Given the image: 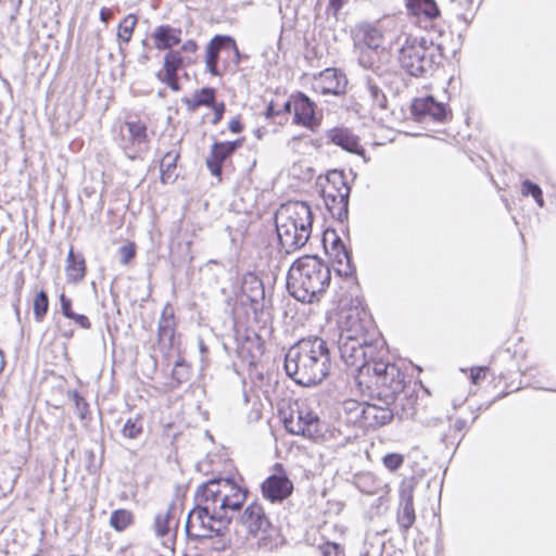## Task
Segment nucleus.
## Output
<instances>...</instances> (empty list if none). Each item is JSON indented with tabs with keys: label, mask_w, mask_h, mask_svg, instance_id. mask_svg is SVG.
I'll return each instance as SVG.
<instances>
[{
	"label": "nucleus",
	"mask_w": 556,
	"mask_h": 556,
	"mask_svg": "<svg viewBox=\"0 0 556 556\" xmlns=\"http://www.w3.org/2000/svg\"><path fill=\"white\" fill-rule=\"evenodd\" d=\"M249 490L242 480L235 478L212 479L199 485L195 506L186 520V533L190 539L202 540L217 536L215 549L227 546L225 532L233 517L248 498Z\"/></svg>",
	"instance_id": "1"
},
{
	"label": "nucleus",
	"mask_w": 556,
	"mask_h": 556,
	"mask_svg": "<svg viewBox=\"0 0 556 556\" xmlns=\"http://www.w3.org/2000/svg\"><path fill=\"white\" fill-rule=\"evenodd\" d=\"M338 350L348 367L355 370L354 381L359 392H364L363 379L369 376L375 358L386 355V342L366 312L357 307L350 309L339 325Z\"/></svg>",
	"instance_id": "2"
},
{
	"label": "nucleus",
	"mask_w": 556,
	"mask_h": 556,
	"mask_svg": "<svg viewBox=\"0 0 556 556\" xmlns=\"http://www.w3.org/2000/svg\"><path fill=\"white\" fill-rule=\"evenodd\" d=\"M331 367L327 342L319 337L301 339L285 355V369L298 384L321 382Z\"/></svg>",
	"instance_id": "3"
},
{
	"label": "nucleus",
	"mask_w": 556,
	"mask_h": 556,
	"mask_svg": "<svg viewBox=\"0 0 556 556\" xmlns=\"http://www.w3.org/2000/svg\"><path fill=\"white\" fill-rule=\"evenodd\" d=\"M331 271L317 256L304 255L293 262L287 276L289 293L300 302L319 301L330 285Z\"/></svg>",
	"instance_id": "4"
},
{
	"label": "nucleus",
	"mask_w": 556,
	"mask_h": 556,
	"mask_svg": "<svg viewBox=\"0 0 556 556\" xmlns=\"http://www.w3.org/2000/svg\"><path fill=\"white\" fill-rule=\"evenodd\" d=\"M313 214L305 202H288L275 214L279 243L286 253L294 252L308 241L312 233Z\"/></svg>",
	"instance_id": "5"
},
{
	"label": "nucleus",
	"mask_w": 556,
	"mask_h": 556,
	"mask_svg": "<svg viewBox=\"0 0 556 556\" xmlns=\"http://www.w3.org/2000/svg\"><path fill=\"white\" fill-rule=\"evenodd\" d=\"M396 61L413 77H424L440 62L439 47L426 36L403 33L397 37Z\"/></svg>",
	"instance_id": "6"
},
{
	"label": "nucleus",
	"mask_w": 556,
	"mask_h": 556,
	"mask_svg": "<svg viewBox=\"0 0 556 556\" xmlns=\"http://www.w3.org/2000/svg\"><path fill=\"white\" fill-rule=\"evenodd\" d=\"M383 356L375 358L370 365L369 376L363 377L369 381L364 384V391L375 387L386 405L396 404L402 400L400 395L405 388V376L394 363L384 361Z\"/></svg>",
	"instance_id": "7"
},
{
	"label": "nucleus",
	"mask_w": 556,
	"mask_h": 556,
	"mask_svg": "<svg viewBox=\"0 0 556 556\" xmlns=\"http://www.w3.org/2000/svg\"><path fill=\"white\" fill-rule=\"evenodd\" d=\"M119 148L130 160H136L149 149V135L147 124L140 119H127L119 128L116 139Z\"/></svg>",
	"instance_id": "8"
},
{
	"label": "nucleus",
	"mask_w": 556,
	"mask_h": 556,
	"mask_svg": "<svg viewBox=\"0 0 556 556\" xmlns=\"http://www.w3.org/2000/svg\"><path fill=\"white\" fill-rule=\"evenodd\" d=\"M286 430L295 435L317 441L321 420L305 403H295L283 420Z\"/></svg>",
	"instance_id": "9"
},
{
	"label": "nucleus",
	"mask_w": 556,
	"mask_h": 556,
	"mask_svg": "<svg viewBox=\"0 0 556 556\" xmlns=\"http://www.w3.org/2000/svg\"><path fill=\"white\" fill-rule=\"evenodd\" d=\"M410 113L416 122H445L450 111L442 102H438L432 96L416 98L410 104Z\"/></svg>",
	"instance_id": "10"
},
{
	"label": "nucleus",
	"mask_w": 556,
	"mask_h": 556,
	"mask_svg": "<svg viewBox=\"0 0 556 556\" xmlns=\"http://www.w3.org/2000/svg\"><path fill=\"white\" fill-rule=\"evenodd\" d=\"M239 522L254 538L264 539L271 530V523L263 506L257 502L249 504L239 517Z\"/></svg>",
	"instance_id": "11"
},
{
	"label": "nucleus",
	"mask_w": 556,
	"mask_h": 556,
	"mask_svg": "<svg viewBox=\"0 0 556 556\" xmlns=\"http://www.w3.org/2000/svg\"><path fill=\"white\" fill-rule=\"evenodd\" d=\"M351 38L354 49H380L384 41L381 28L377 24L369 22L356 24L351 29Z\"/></svg>",
	"instance_id": "12"
},
{
	"label": "nucleus",
	"mask_w": 556,
	"mask_h": 556,
	"mask_svg": "<svg viewBox=\"0 0 556 556\" xmlns=\"http://www.w3.org/2000/svg\"><path fill=\"white\" fill-rule=\"evenodd\" d=\"M194 62L195 59L190 55H182L181 51L169 50L164 56V73L160 72L157 76L172 90L178 91L180 89L177 75L178 71Z\"/></svg>",
	"instance_id": "13"
},
{
	"label": "nucleus",
	"mask_w": 556,
	"mask_h": 556,
	"mask_svg": "<svg viewBox=\"0 0 556 556\" xmlns=\"http://www.w3.org/2000/svg\"><path fill=\"white\" fill-rule=\"evenodd\" d=\"M346 83L348 80L343 73L336 68H326L314 76L312 88L320 94L338 96L344 92Z\"/></svg>",
	"instance_id": "14"
},
{
	"label": "nucleus",
	"mask_w": 556,
	"mask_h": 556,
	"mask_svg": "<svg viewBox=\"0 0 556 556\" xmlns=\"http://www.w3.org/2000/svg\"><path fill=\"white\" fill-rule=\"evenodd\" d=\"M414 485L410 482H402L400 486V506L397 509V523L403 532H406L415 522Z\"/></svg>",
	"instance_id": "15"
},
{
	"label": "nucleus",
	"mask_w": 556,
	"mask_h": 556,
	"mask_svg": "<svg viewBox=\"0 0 556 556\" xmlns=\"http://www.w3.org/2000/svg\"><path fill=\"white\" fill-rule=\"evenodd\" d=\"M242 146V139L235 141H222L214 142L211 148L210 156L206 160V166L213 176L219 177L223 170V163L231 154L236 152L238 148Z\"/></svg>",
	"instance_id": "16"
},
{
	"label": "nucleus",
	"mask_w": 556,
	"mask_h": 556,
	"mask_svg": "<svg viewBox=\"0 0 556 556\" xmlns=\"http://www.w3.org/2000/svg\"><path fill=\"white\" fill-rule=\"evenodd\" d=\"M263 496L271 503H280L291 495L292 481L285 475H271L262 483Z\"/></svg>",
	"instance_id": "17"
},
{
	"label": "nucleus",
	"mask_w": 556,
	"mask_h": 556,
	"mask_svg": "<svg viewBox=\"0 0 556 556\" xmlns=\"http://www.w3.org/2000/svg\"><path fill=\"white\" fill-rule=\"evenodd\" d=\"M387 406L366 403L362 408L361 420L367 427H381L389 424L393 418V409Z\"/></svg>",
	"instance_id": "18"
},
{
	"label": "nucleus",
	"mask_w": 556,
	"mask_h": 556,
	"mask_svg": "<svg viewBox=\"0 0 556 556\" xmlns=\"http://www.w3.org/2000/svg\"><path fill=\"white\" fill-rule=\"evenodd\" d=\"M152 39L155 49L169 51L181 41V29L162 24L154 28Z\"/></svg>",
	"instance_id": "19"
},
{
	"label": "nucleus",
	"mask_w": 556,
	"mask_h": 556,
	"mask_svg": "<svg viewBox=\"0 0 556 556\" xmlns=\"http://www.w3.org/2000/svg\"><path fill=\"white\" fill-rule=\"evenodd\" d=\"M293 123L313 129L315 124L314 103L304 93H299L293 98Z\"/></svg>",
	"instance_id": "20"
},
{
	"label": "nucleus",
	"mask_w": 556,
	"mask_h": 556,
	"mask_svg": "<svg viewBox=\"0 0 556 556\" xmlns=\"http://www.w3.org/2000/svg\"><path fill=\"white\" fill-rule=\"evenodd\" d=\"M364 92L367 94L372 106L378 109L387 108V97L381 88V77L374 71L363 77Z\"/></svg>",
	"instance_id": "21"
},
{
	"label": "nucleus",
	"mask_w": 556,
	"mask_h": 556,
	"mask_svg": "<svg viewBox=\"0 0 556 556\" xmlns=\"http://www.w3.org/2000/svg\"><path fill=\"white\" fill-rule=\"evenodd\" d=\"M328 139L348 152L362 154L364 151L359 143L358 137L354 135L350 129L333 128L329 130Z\"/></svg>",
	"instance_id": "22"
},
{
	"label": "nucleus",
	"mask_w": 556,
	"mask_h": 556,
	"mask_svg": "<svg viewBox=\"0 0 556 556\" xmlns=\"http://www.w3.org/2000/svg\"><path fill=\"white\" fill-rule=\"evenodd\" d=\"M242 294L253 304H257L265 298L263 281L253 273H247L242 278Z\"/></svg>",
	"instance_id": "23"
},
{
	"label": "nucleus",
	"mask_w": 556,
	"mask_h": 556,
	"mask_svg": "<svg viewBox=\"0 0 556 556\" xmlns=\"http://www.w3.org/2000/svg\"><path fill=\"white\" fill-rule=\"evenodd\" d=\"M324 203L329 213L339 220H343L348 217L349 197L345 193H338L331 195V193L321 194Z\"/></svg>",
	"instance_id": "24"
},
{
	"label": "nucleus",
	"mask_w": 556,
	"mask_h": 556,
	"mask_svg": "<svg viewBox=\"0 0 556 556\" xmlns=\"http://www.w3.org/2000/svg\"><path fill=\"white\" fill-rule=\"evenodd\" d=\"M354 484L362 493L368 495L379 494L386 486L372 472H361L356 475Z\"/></svg>",
	"instance_id": "25"
},
{
	"label": "nucleus",
	"mask_w": 556,
	"mask_h": 556,
	"mask_svg": "<svg viewBox=\"0 0 556 556\" xmlns=\"http://www.w3.org/2000/svg\"><path fill=\"white\" fill-rule=\"evenodd\" d=\"M331 244V254L334 256V261L339 265V268L337 269L338 273L344 276L352 275L354 268L351 265L350 252L346 250V248L339 238H334Z\"/></svg>",
	"instance_id": "26"
},
{
	"label": "nucleus",
	"mask_w": 556,
	"mask_h": 556,
	"mask_svg": "<svg viewBox=\"0 0 556 556\" xmlns=\"http://www.w3.org/2000/svg\"><path fill=\"white\" fill-rule=\"evenodd\" d=\"M216 91L214 88L204 87L195 90L190 98L184 100L188 110L194 112L200 106H211L215 102Z\"/></svg>",
	"instance_id": "27"
},
{
	"label": "nucleus",
	"mask_w": 556,
	"mask_h": 556,
	"mask_svg": "<svg viewBox=\"0 0 556 556\" xmlns=\"http://www.w3.org/2000/svg\"><path fill=\"white\" fill-rule=\"evenodd\" d=\"M224 40H230L228 37L215 36L206 46L205 49V66L206 70L213 76H218L219 72L217 70V62L219 51L222 49V43Z\"/></svg>",
	"instance_id": "28"
},
{
	"label": "nucleus",
	"mask_w": 556,
	"mask_h": 556,
	"mask_svg": "<svg viewBox=\"0 0 556 556\" xmlns=\"http://www.w3.org/2000/svg\"><path fill=\"white\" fill-rule=\"evenodd\" d=\"M406 7L413 15H424L428 20H434L440 14L434 0H406Z\"/></svg>",
	"instance_id": "29"
},
{
	"label": "nucleus",
	"mask_w": 556,
	"mask_h": 556,
	"mask_svg": "<svg viewBox=\"0 0 556 556\" xmlns=\"http://www.w3.org/2000/svg\"><path fill=\"white\" fill-rule=\"evenodd\" d=\"M65 271L67 280L72 282H78L85 276V260L80 255H76L72 248L67 254Z\"/></svg>",
	"instance_id": "30"
},
{
	"label": "nucleus",
	"mask_w": 556,
	"mask_h": 556,
	"mask_svg": "<svg viewBox=\"0 0 556 556\" xmlns=\"http://www.w3.org/2000/svg\"><path fill=\"white\" fill-rule=\"evenodd\" d=\"M320 433L318 440L323 443H327L333 446H344L349 443L350 437L343 434L339 429L334 427H328L321 421Z\"/></svg>",
	"instance_id": "31"
},
{
	"label": "nucleus",
	"mask_w": 556,
	"mask_h": 556,
	"mask_svg": "<svg viewBox=\"0 0 556 556\" xmlns=\"http://www.w3.org/2000/svg\"><path fill=\"white\" fill-rule=\"evenodd\" d=\"M178 153L167 152L161 160V180L163 184H170L175 181L176 176L174 170L176 169V162L178 160Z\"/></svg>",
	"instance_id": "32"
},
{
	"label": "nucleus",
	"mask_w": 556,
	"mask_h": 556,
	"mask_svg": "<svg viewBox=\"0 0 556 556\" xmlns=\"http://www.w3.org/2000/svg\"><path fill=\"white\" fill-rule=\"evenodd\" d=\"M350 187L344 180V177L340 173H333L331 177H328L327 185L324 187L321 194L331 193V195L339 193H345V197H350Z\"/></svg>",
	"instance_id": "33"
},
{
	"label": "nucleus",
	"mask_w": 556,
	"mask_h": 556,
	"mask_svg": "<svg viewBox=\"0 0 556 556\" xmlns=\"http://www.w3.org/2000/svg\"><path fill=\"white\" fill-rule=\"evenodd\" d=\"M137 23L138 18L135 14H128L121 21L117 27L119 42L128 43L131 40Z\"/></svg>",
	"instance_id": "34"
},
{
	"label": "nucleus",
	"mask_w": 556,
	"mask_h": 556,
	"mask_svg": "<svg viewBox=\"0 0 556 556\" xmlns=\"http://www.w3.org/2000/svg\"><path fill=\"white\" fill-rule=\"evenodd\" d=\"M134 521V515L128 509H115L110 517V526L117 532L124 531Z\"/></svg>",
	"instance_id": "35"
},
{
	"label": "nucleus",
	"mask_w": 556,
	"mask_h": 556,
	"mask_svg": "<svg viewBox=\"0 0 556 556\" xmlns=\"http://www.w3.org/2000/svg\"><path fill=\"white\" fill-rule=\"evenodd\" d=\"M379 49L366 48V49H354L357 55L358 64L365 70L376 71L374 67L379 60Z\"/></svg>",
	"instance_id": "36"
},
{
	"label": "nucleus",
	"mask_w": 556,
	"mask_h": 556,
	"mask_svg": "<svg viewBox=\"0 0 556 556\" xmlns=\"http://www.w3.org/2000/svg\"><path fill=\"white\" fill-rule=\"evenodd\" d=\"M174 509L175 504H170L166 510L156 514L154 519V529L156 535L165 536L168 533L169 522L172 520Z\"/></svg>",
	"instance_id": "37"
},
{
	"label": "nucleus",
	"mask_w": 556,
	"mask_h": 556,
	"mask_svg": "<svg viewBox=\"0 0 556 556\" xmlns=\"http://www.w3.org/2000/svg\"><path fill=\"white\" fill-rule=\"evenodd\" d=\"M143 431L142 418L136 416L128 418L122 429V434L127 439H137Z\"/></svg>",
	"instance_id": "38"
},
{
	"label": "nucleus",
	"mask_w": 556,
	"mask_h": 556,
	"mask_svg": "<svg viewBox=\"0 0 556 556\" xmlns=\"http://www.w3.org/2000/svg\"><path fill=\"white\" fill-rule=\"evenodd\" d=\"M49 307L48 294L41 290L39 291L34 300V316L37 321H41L46 316Z\"/></svg>",
	"instance_id": "39"
},
{
	"label": "nucleus",
	"mask_w": 556,
	"mask_h": 556,
	"mask_svg": "<svg viewBox=\"0 0 556 556\" xmlns=\"http://www.w3.org/2000/svg\"><path fill=\"white\" fill-rule=\"evenodd\" d=\"M521 194L523 197L531 195L540 207L544 206L543 192L538 184L530 180H525L521 184Z\"/></svg>",
	"instance_id": "40"
},
{
	"label": "nucleus",
	"mask_w": 556,
	"mask_h": 556,
	"mask_svg": "<svg viewBox=\"0 0 556 556\" xmlns=\"http://www.w3.org/2000/svg\"><path fill=\"white\" fill-rule=\"evenodd\" d=\"M159 337L160 340H172L174 337L173 315L166 316V308L164 309L162 317L159 321Z\"/></svg>",
	"instance_id": "41"
},
{
	"label": "nucleus",
	"mask_w": 556,
	"mask_h": 556,
	"mask_svg": "<svg viewBox=\"0 0 556 556\" xmlns=\"http://www.w3.org/2000/svg\"><path fill=\"white\" fill-rule=\"evenodd\" d=\"M404 463V456L399 453H390L382 457L383 466L390 471L397 470Z\"/></svg>",
	"instance_id": "42"
},
{
	"label": "nucleus",
	"mask_w": 556,
	"mask_h": 556,
	"mask_svg": "<svg viewBox=\"0 0 556 556\" xmlns=\"http://www.w3.org/2000/svg\"><path fill=\"white\" fill-rule=\"evenodd\" d=\"M366 403H359L355 400H346L343 403L344 410L354 414L355 420H361L362 408Z\"/></svg>",
	"instance_id": "43"
},
{
	"label": "nucleus",
	"mask_w": 556,
	"mask_h": 556,
	"mask_svg": "<svg viewBox=\"0 0 556 556\" xmlns=\"http://www.w3.org/2000/svg\"><path fill=\"white\" fill-rule=\"evenodd\" d=\"M118 254L121 263L124 265L128 264L136 255L135 245L132 243L122 245L118 249Z\"/></svg>",
	"instance_id": "44"
},
{
	"label": "nucleus",
	"mask_w": 556,
	"mask_h": 556,
	"mask_svg": "<svg viewBox=\"0 0 556 556\" xmlns=\"http://www.w3.org/2000/svg\"><path fill=\"white\" fill-rule=\"evenodd\" d=\"M323 556H345L342 547L333 542H327L320 546Z\"/></svg>",
	"instance_id": "45"
},
{
	"label": "nucleus",
	"mask_w": 556,
	"mask_h": 556,
	"mask_svg": "<svg viewBox=\"0 0 556 556\" xmlns=\"http://www.w3.org/2000/svg\"><path fill=\"white\" fill-rule=\"evenodd\" d=\"M74 402L79 418L84 419L88 413V403L77 392L74 393Z\"/></svg>",
	"instance_id": "46"
},
{
	"label": "nucleus",
	"mask_w": 556,
	"mask_h": 556,
	"mask_svg": "<svg viewBox=\"0 0 556 556\" xmlns=\"http://www.w3.org/2000/svg\"><path fill=\"white\" fill-rule=\"evenodd\" d=\"M198 50V45L193 39H189L182 43L178 51H181L182 55H190L194 59V54Z\"/></svg>",
	"instance_id": "47"
},
{
	"label": "nucleus",
	"mask_w": 556,
	"mask_h": 556,
	"mask_svg": "<svg viewBox=\"0 0 556 556\" xmlns=\"http://www.w3.org/2000/svg\"><path fill=\"white\" fill-rule=\"evenodd\" d=\"M60 304H61V312L66 317L70 318L73 315L72 309V301L68 299L64 293L60 295Z\"/></svg>",
	"instance_id": "48"
},
{
	"label": "nucleus",
	"mask_w": 556,
	"mask_h": 556,
	"mask_svg": "<svg viewBox=\"0 0 556 556\" xmlns=\"http://www.w3.org/2000/svg\"><path fill=\"white\" fill-rule=\"evenodd\" d=\"M210 108H212L213 112H214V117L212 119V124L216 125L223 118V115H224L225 110H226L225 103L224 102H219V103L214 102V104L211 105Z\"/></svg>",
	"instance_id": "49"
},
{
	"label": "nucleus",
	"mask_w": 556,
	"mask_h": 556,
	"mask_svg": "<svg viewBox=\"0 0 556 556\" xmlns=\"http://www.w3.org/2000/svg\"><path fill=\"white\" fill-rule=\"evenodd\" d=\"M185 365H184V362L182 361H177L175 363V367L173 369V372H172V377L173 379H175L177 381V383H180L184 378H185Z\"/></svg>",
	"instance_id": "50"
},
{
	"label": "nucleus",
	"mask_w": 556,
	"mask_h": 556,
	"mask_svg": "<svg viewBox=\"0 0 556 556\" xmlns=\"http://www.w3.org/2000/svg\"><path fill=\"white\" fill-rule=\"evenodd\" d=\"M486 367H475L471 368L470 379L473 384H478L481 380L485 378Z\"/></svg>",
	"instance_id": "51"
},
{
	"label": "nucleus",
	"mask_w": 556,
	"mask_h": 556,
	"mask_svg": "<svg viewBox=\"0 0 556 556\" xmlns=\"http://www.w3.org/2000/svg\"><path fill=\"white\" fill-rule=\"evenodd\" d=\"M68 319L74 320L79 327L84 329H90L91 327V323L86 315L73 313Z\"/></svg>",
	"instance_id": "52"
},
{
	"label": "nucleus",
	"mask_w": 556,
	"mask_h": 556,
	"mask_svg": "<svg viewBox=\"0 0 556 556\" xmlns=\"http://www.w3.org/2000/svg\"><path fill=\"white\" fill-rule=\"evenodd\" d=\"M407 400V406H402V417H412L415 414V403H416V396H410Z\"/></svg>",
	"instance_id": "53"
},
{
	"label": "nucleus",
	"mask_w": 556,
	"mask_h": 556,
	"mask_svg": "<svg viewBox=\"0 0 556 556\" xmlns=\"http://www.w3.org/2000/svg\"><path fill=\"white\" fill-rule=\"evenodd\" d=\"M228 128L231 132L238 134L242 130V125L239 118H232L229 124Z\"/></svg>",
	"instance_id": "54"
},
{
	"label": "nucleus",
	"mask_w": 556,
	"mask_h": 556,
	"mask_svg": "<svg viewBox=\"0 0 556 556\" xmlns=\"http://www.w3.org/2000/svg\"><path fill=\"white\" fill-rule=\"evenodd\" d=\"M113 16V11L111 9H108V8H102L100 10V20L103 22V23H108Z\"/></svg>",
	"instance_id": "55"
},
{
	"label": "nucleus",
	"mask_w": 556,
	"mask_h": 556,
	"mask_svg": "<svg viewBox=\"0 0 556 556\" xmlns=\"http://www.w3.org/2000/svg\"><path fill=\"white\" fill-rule=\"evenodd\" d=\"M466 421L463 419H457L454 425L453 429L457 432H460L465 428Z\"/></svg>",
	"instance_id": "56"
},
{
	"label": "nucleus",
	"mask_w": 556,
	"mask_h": 556,
	"mask_svg": "<svg viewBox=\"0 0 556 556\" xmlns=\"http://www.w3.org/2000/svg\"><path fill=\"white\" fill-rule=\"evenodd\" d=\"M280 111H276L275 110V105L273 103H270L268 106H267V111H266V116L267 117H273L277 114H279Z\"/></svg>",
	"instance_id": "57"
},
{
	"label": "nucleus",
	"mask_w": 556,
	"mask_h": 556,
	"mask_svg": "<svg viewBox=\"0 0 556 556\" xmlns=\"http://www.w3.org/2000/svg\"><path fill=\"white\" fill-rule=\"evenodd\" d=\"M292 109L294 110V104H293V100L292 101H287L285 104H283V112L286 113H291Z\"/></svg>",
	"instance_id": "58"
},
{
	"label": "nucleus",
	"mask_w": 556,
	"mask_h": 556,
	"mask_svg": "<svg viewBox=\"0 0 556 556\" xmlns=\"http://www.w3.org/2000/svg\"><path fill=\"white\" fill-rule=\"evenodd\" d=\"M4 365H5L4 356H3L2 352L0 351V374L3 371Z\"/></svg>",
	"instance_id": "59"
},
{
	"label": "nucleus",
	"mask_w": 556,
	"mask_h": 556,
	"mask_svg": "<svg viewBox=\"0 0 556 556\" xmlns=\"http://www.w3.org/2000/svg\"><path fill=\"white\" fill-rule=\"evenodd\" d=\"M440 440H441L442 443H445L446 442V434H442Z\"/></svg>",
	"instance_id": "60"
},
{
	"label": "nucleus",
	"mask_w": 556,
	"mask_h": 556,
	"mask_svg": "<svg viewBox=\"0 0 556 556\" xmlns=\"http://www.w3.org/2000/svg\"><path fill=\"white\" fill-rule=\"evenodd\" d=\"M72 334H73V332H72V331H67V333H65L64 336H65V337H67V338H70V337H72Z\"/></svg>",
	"instance_id": "61"
},
{
	"label": "nucleus",
	"mask_w": 556,
	"mask_h": 556,
	"mask_svg": "<svg viewBox=\"0 0 556 556\" xmlns=\"http://www.w3.org/2000/svg\"><path fill=\"white\" fill-rule=\"evenodd\" d=\"M340 0H338L339 2ZM331 4L334 5V3H337V0H330Z\"/></svg>",
	"instance_id": "62"
}]
</instances>
